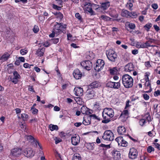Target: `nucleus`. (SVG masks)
Masks as SVG:
<instances>
[{
	"label": "nucleus",
	"mask_w": 160,
	"mask_h": 160,
	"mask_svg": "<svg viewBox=\"0 0 160 160\" xmlns=\"http://www.w3.org/2000/svg\"><path fill=\"white\" fill-rule=\"evenodd\" d=\"M15 2L16 3L22 2V3H26L27 2L28 0H15Z\"/></svg>",
	"instance_id": "5fc2aeb1"
},
{
	"label": "nucleus",
	"mask_w": 160,
	"mask_h": 160,
	"mask_svg": "<svg viewBox=\"0 0 160 160\" xmlns=\"http://www.w3.org/2000/svg\"><path fill=\"white\" fill-rule=\"evenodd\" d=\"M114 112L112 109L109 108H106L103 110L102 112V116L104 119L102 122L107 123L111 121V118L114 116Z\"/></svg>",
	"instance_id": "f257e3e1"
},
{
	"label": "nucleus",
	"mask_w": 160,
	"mask_h": 160,
	"mask_svg": "<svg viewBox=\"0 0 160 160\" xmlns=\"http://www.w3.org/2000/svg\"><path fill=\"white\" fill-rule=\"evenodd\" d=\"M91 121L90 118H84V120L83 121V123L85 125H87L90 123Z\"/></svg>",
	"instance_id": "72a5a7b5"
},
{
	"label": "nucleus",
	"mask_w": 160,
	"mask_h": 160,
	"mask_svg": "<svg viewBox=\"0 0 160 160\" xmlns=\"http://www.w3.org/2000/svg\"><path fill=\"white\" fill-rule=\"evenodd\" d=\"M148 135L150 137H153L155 136V135H154L153 133V131L152 130V131H149L148 132Z\"/></svg>",
	"instance_id": "e2e57ef3"
},
{
	"label": "nucleus",
	"mask_w": 160,
	"mask_h": 160,
	"mask_svg": "<svg viewBox=\"0 0 160 160\" xmlns=\"http://www.w3.org/2000/svg\"><path fill=\"white\" fill-rule=\"evenodd\" d=\"M133 1L132 0H129L127 4V7L129 8L130 10H132V8L133 6L132 2Z\"/></svg>",
	"instance_id": "e433bc0d"
},
{
	"label": "nucleus",
	"mask_w": 160,
	"mask_h": 160,
	"mask_svg": "<svg viewBox=\"0 0 160 160\" xmlns=\"http://www.w3.org/2000/svg\"><path fill=\"white\" fill-rule=\"evenodd\" d=\"M136 45L138 48H147L145 42L142 43L140 42H137Z\"/></svg>",
	"instance_id": "c756f323"
},
{
	"label": "nucleus",
	"mask_w": 160,
	"mask_h": 160,
	"mask_svg": "<svg viewBox=\"0 0 160 160\" xmlns=\"http://www.w3.org/2000/svg\"><path fill=\"white\" fill-rule=\"evenodd\" d=\"M114 137L113 133L111 130H107L104 132L102 138L105 140L112 141L114 140Z\"/></svg>",
	"instance_id": "423d86ee"
},
{
	"label": "nucleus",
	"mask_w": 160,
	"mask_h": 160,
	"mask_svg": "<svg viewBox=\"0 0 160 160\" xmlns=\"http://www.w3.org/2000/svg\"><path fill=\"white\" fill-rule=\"evenodd\" d=\"M146 120L144 119H141L139 122V124L142 126H143L146 122Z\"/></svg>",
	"instance_id": "8fccbe9b"
},
{
	"label": "nucleus",
	"mask_w": 160,
	"mask_h": 160,
	"mask_svg": "<svg viewBox=\"0 0 160 160\" xmlns=\"http://www.w3.org/2000/svg\"><path fill=\"white\" fill-rule=\"evenodd\" d=\"M51 41L54 43L57 44L59 42L58 38H54L51 40Z\"/></svg>",
	"instance_id": "6e6d98bb"
},
{
	"label": "nucleus",
	"mask_w": 160,
	"mask_h": 160,
	"mask_svg": "<svg viewBox=\"0 0 160 160\" xmlns=\"http://www.w3.org/2000/svg\"><path fill=\"white\" fill-rule=\"evenodd\" d=\"M27 140L29 142H30L32 144H35L36 146H37V141L35 140L33 137L31 136H27Z\"/></svg>",
	"instance_id": "393cba45"
},
{
	"label": "nucleus",
	"mask_w": 160,
	"mask_h": 160,
	"mask_svg": "<svg viewBox=\"0 0 160 160\" xmlns=\"http://www.w3.org/2000/svg\"><path fill=\"white\" fill-rule=\"evenodd\" d=\"M28 90L29 91L31 92H35L34 90V88H33V87L32 86H29Z\"/></svg>",
	"instance_id": "0e129e2a"
},
{
	"label": "nucleus",
	"mask_w": 160,
	"mask_h": 160,
	"mask_svg": "<svg viewBox=\"0 0 160 160\" xmlns=\"http://www.w3.org/2000/svg\"><path fill=\"white\" fill-rule=\"evenodd\" d=\"M44 51V48H38L36 51V54L38 57H41L43 56Z\"/></svg>",
	"instance_id": "b1692460"
},
{
	"label": "nucleus",
	"mask_w": 160,
	"mask_h": 160,
	"mask_svg": "<svg viewBox=\"0 0 160 160\" xmlns=\"http://www.w3.org/2000/svg\"><path fill=\"white\" fill-rule=\"evenodd\" d=\"M20 78V76L18 72L17 71H14L13 73V76L10 78V80L14 83L16 84Z\"/></svg>",
	"instance_id": "ddd939ff"
},
{
	"label": "nucleus",
	"mask_w": 160,
	"mask_h": 160,
	"mask_svg": "<svg viewBox=\"0 0 160 160\" xmlns=\"http://www.w3.org/2000/svg\"><path fill=\"white\" fill-rule=\"evenodd\" d=\"M23 154L27 157H30L33 156L35 154V152L32 149L30 148H27L23 151Z\"/></svg>",
	"instance_id": "4468645a"
},
{
	"label": "nucleus",
	"mask_w": 160,
	"mask_h": 160,
	"mask_svg": "<svg viewBox=\"0 0 160 160\" xmlns=\"http://www.w3.org/2000/svg\"><path fill=\"white\" fill-rule=\"evenodd\" d=\"M73 74L74 77L76 79L81 78L82 76V72L78 69H77L74 71Z\"/></svg>",
	"instance_id": "a211bd4d"
},
{
	"label": "nucleus",
	"mask_w": 160,
	"mask_h": 160,
	"mask_svg": "<svg viewBox=\"0 0 160 160\" xmlns=\"http://www.w3.org/2000/svg\"><path fill=\"white\" fill-rule=\"evenodd\" d=\"M122 83L124 86L127 88H129L132 87L133 85V79L132 78L128 75L126 74L122 77Z\"/></svg>",
	"instance_id": "f03ea898"
},
{
	"label": "nucleus",
	"mask_w": 160,
	"mask_h": 160,
	"mask_svg": "<svg viewBox=\"0 0 160 160\" xmlns=\"http://www.w3.org/2000/svg\"><path fill=\"white\" fill-rule=\"evenodd\" d=\"M49 128L50 130L52 131L54 130H57L58 129V127L57 125L51 124L50 125Z\"/></svg>",
	"instance_id": "a19ab883"
},
{
	"label": "nucleus",
	"mask_w": 160,
	"mask_h": 160,
	"mask_svg": "<svg viewBox=\"0 0 160 160\" xmlns=\"http://www.w3.org/2000/svg\"><path fill=\"white\" fill-rule=\"evenodd\" d=\"M80 138L78 135H73L71 138V142L72 144L74 145H77L79 142Z\"/></svg>",
	"instance_id": "2eb2a0df"
},
{
	"label": "nucleus",
	"mask_w": 160,
	"mask_h": 160,
	"mask_svg": "<svg viewBox=\"0 0 160 160\" xmlns=\"http://www.w3.org/2000/svg\"><path fill=\"white\" fill-rule=\"evenodd\" d=\"M57 2V3L59 5H62L63 2L62 0H55Z\"/></svg>",
	"instance_id": "69168bd1"
},
{
	"label": "nucleus",
	"mask_w": 160,
	"mask_h": 160,
	"mask_svg": "<svg viewBox=\"0 0 160 160\" xmlns=\"http://www.w3.org/2000/svg\"><path fill=\"white\" fill-rule=\"evenodd\" d=\"M130 12L127 10H123L121 12V15L123 17L129 18Z\"/></svg>",
	"instance_id": "7c9ffc66"
},
{
	"label": "nucleus",
	"mask_w": 160,
	"mask_h": 160,
	"mask_svg": "<svg viewBox=\"0 0 160 160\" xmlns=\"http://www.w3.org/2000/svg\"><path fill=\"white\" fill-rule=\"evenodd\" d=\"M128 114V111L127 110H124L122 113L120 118H122L123 117H125V118H127V116Z\"/></svg>",
	"instance_id": "473e14b6"
},
{
	"label": "nucleus",
	"mask_w": 160,
	"mask_h": 160,
	"mask_svg": "<svg viewBox=\"0 0 160 160\" xmlns=\"http://www.w3.org/2000/svg\"><path fill=\"white\" fill-rule=\"evenodd\" d=\"M113 82H109L107 84V86L108 87L113 88Z\"/></svg>",
	"instance_id": "3c124183"
},
{
	"label": "nucleus",
	"mask_w": 160,
	"mask_h": 160,
	"mask_svg": "<svg viewBox=\"0 0 160 160\" xmlns=\"http://www.w3.org/2000/svg\"><path fill=\"white\" fill-rule=\"evenodd\" d=\"M31 111L33 114H37L38 112V110L33 107L31 108Z\"/></svg>",
	"instance_id": "49530a36"
},
{
	"label": "nucleus",
	"mask_w": 160,
	"mask_h": 160,
	"mask_svg": "<svg viewBox=\"0 0 160 160\" xmlns=\"http://www.w3.org/2000/svg\"><path fill=\"white\" fill-rule=\"evenodd\" d=\"M83 8L84 10L93 14V12L92 8V4L90 0H83Z\"/></svg>",
	"instance_id": "39448f33"
},
{
	"label": "nucleus",
	"mask_w": 160,
	"mask_h": 160,
	"mask_svg": "<svg viewBox=\"0 0 160 160\" xmlns=\"http://www.w3.org/2000/svg\"><path fill=\"white\" fill-rule=\"evenodd\" d=\"M100 146L102 147L103 149L107 150L111 148L110 144L105 145L103 144H101L100 145Z\"/></svg>",
	"instance_id": "ea45409f"
},
{
	"label": "nucleus",
	"mask_w": 160,
	"mask_h": 160,
	"mask_svg": "<svg viewBox=\"0 0 160 160\" xmlns=\"http://www.w3.org/2000/svg\"><path fill=\"white\" fill-rule=\"evenodd\" d=\"M16 112L17 114H20L21 112V109L18 108H17L15 109Z\"/></svg>",
	"instance_id": "774afa93"
},
{
	"label": "nucleus",
	"mask_w": 160,
	"mask_h": 160,
	"mask_svg": "<svg viewBox=\"0 0 160 160\" xmlns=\"http://www.w3.org/2000/svg\"><path fill=\"white\" fill-rule=\"evenodd\" d=\"M126 129L123 126L118 127L117 130V131L119 134L123 135L126 132Z\"/></svg>",
	"instance_id": "a878e982"
},
{
	"label": "nucleus",
	"mask_w": 160,
	"mask_h": 160,
	"mask_svg": "<svg viewBox=\"0 0 160 160\" xmlns=\"http://www.w3.org/2000/svg\"><path fill=\"white\" fill-rule=\"evenodd\" d=\"M154 149L151 146H149L147 149V152L149 153H151L152 151H154Z\"/></svg>",
	"instance_id": "09e8293b"
},
{
	"label": "nucleus",
	"mask_w": 160,
	"mask_h": 160,
	"mask_svg": "<svg viewBox=\"0 0 160 160\" xmlns=\"http://www.w3.org/2000/svg\"><path fill=\"white\" fill-rule=\"evenodd\" d=\"M33 30L34 32L35 33L38 32L39 31L38 27L37 26L35 25L33 29Z\"/></svg>",
	"instance_id": "603ef678"
},
{
	"label": "nucleus",
	"mask_w": 160,
	"mask_h": 160,
	"mask_svg": "<svg viewBox=\"0 0 160 160\" xmlns=\"http://www.w3.org/2000/svg\"><path fill=\"white\" fill-rule=\"evenodd\" d=\"M112 155L113 158L115 160H117L120 158L121 154L120 152L118 151H112Z\"/></svg>",
	"instance_id": "5701e85b"
},
{
	"label": "nucleus",
	"mask_w": 160,
	"mask_h": 160,
	"mask_svg": "<svg viewBox=\"0 0 160 160\" xmlns=\"http://www.w3.org/2000/svg\"><path fill=\"white\" fill-rule=\"evenodd\" d=\"M126 24L128 27L131 29H134L135 28L136 26L134 23L127 22Z\"/></svg>",
	"instance_id": "f704fd0d"
},
{
	"label": "nucleus",
	"mask_w": 160,
	"mask_h": 160,
	"mask_svg": "<svg viewBox=\"0 0 160 160\" xmlns=\"http://www.w3.org/2000/svg\"><path fill=\"white\" fill-rule=\"evenodd\" d=\"M100 83L98 82L95 81L92 83L90 85L89 87L92 88H97L101 86Z\"/></svg>",
	"instance_id": "bb28decb"
},
{
	"label": "nucleus",
	"mask_w": 160,
	"mask_h": 160,
	"mask_svg": "<svg viewBox=\"0 0 160 160\" xmlns=\"http://www.w3.org/2000/svg\"><path fill=\"white\" fill-rule=\"evenodd\" d=\"M143 98L145 100H148L149 98V96L147 94H143Z\"/></svg>",
	"instance_id": "13d9d810"
},
{
	"label": "nucleus",
	"mask_w": 160,
	"mask_h": 160,
	"mask_svg": "<svg viewBox=\"0 0 160 160\" xmlns=\"http://www.w3.org/2000/svg\"><path fill=\"white\" fill-rule=\"evenodd\" d=\"M105 63L104 61L101 59L97 60L95 64L94 69L95 71L99 72L103 68Z\"/></svg>",
	"instance_id": "0eeeda50"
},
{
	"label": "nucleus",
	"mask_w": 160,
	"mask_h": 160,
	"mask_svg": "<svg viewBox=\"0 0 160 160\" xmlns=\"http://www.w3.org/2000/svg\"><path fill=\"white\" fill-rule=\"evenodd\" d=\"M115 141L117 142L119 146L126 147L128 145V142L127 141L124 140L123 137H119L115 139Z\"/></svg>",
	"instance_id": "f8f14e48"
},
{
	"label": "nucleus",
	"mask_w": 160,
	"mask_h": 160,
	"mask_svg": "<svg viewBox=\"0 0 160 160\" xmlns=\"http://www.w3.org/2000/svg\"><path fill=\"white\" fill-rule=\"evenodd\" d=\"M81 112L83 114L89 115L92 113L89 108L84 106L82 107L81 109Z\"/></svg>",
	"instance_id": "6ab92c4d"
},
{
	"label": "nucleus",
	"mask_w": 160,
	"mask_h": 160,
	"mask_svg": "<svg viewBox=\"0 0 160 160\" xmlns=\"http://www.w3.org/2000/svg\"><path fill=\"white\" fill-rule=\"evenodd\" d=\"M22 150L20 148H14L11 150L10 156L13 157H19L22 154Z\"/></svg>",
	"instance_id": "1a4fd4ad"
},
{
	"label": "nucleus",
	"mask_w": 160,
	"mask_h": 160,
	"mask_svg": "<svg viewBox=\"0 0 160 160\" xmlns=\"http://www.w3.org/2000/svg\"><path fill=\"white\" fill-rule=\"evenodd\" d=\"M134 69V66L132 63H129L127 64L124 67V70L126 72H130Z\"/></svg>",
	"instance_id": "aec40b11"
},
{
	"label": "nucleus",
	"mask_w": 160,
	"mask_h": 160,
	"mask_svg": "<svg viewBox=\"0 0 160 160\" xmlns=\"http://www.w3.org/2000/svg\"><path fill=\"white\" fill-rule=\"evenodd\" d=\"M152 7L154 9H157L158 8V6L157 4L154 3L152 5Z\"/></svg>",
	"instance_id": "680f3d73"
},
{
	"label": "nucleus",
	"mask_w": 160,
	"mask_h": 160,
	"mask_svg": "<svg viewBox=\"0 0 160 160\" xmlns=\"http://www.w3.org/2000/svg\"><path fill=\"white\" fill-rule=\"evenodd\" d=\"M152 26V24L151 23H148L144 26V28L147 31H148Z\"/></svg>",
	"instance_id": "79ce46f5"
},
{
	"label": "nucleus",
	"mask_w": 160,
	"mask_h": 160,
	"mask_svg": "<svg viewBox=\"0 0 160 160\" xmlns=\"http://www.w3.org/2000/svg\"><path fill=\"white\" fill-rule=\"evenodd\" d=\"M149 75L147 73H146L145 75V78L144 79L141 80L142 82V81H145L144 85L146 87H149V88L151 87V84L150 83V82L149 80Z\"/></svg>",
	"instance_id": "f3484780"
},
{
	"label": "nucleus",
	"mask_w": 160,
	"mask_h": 160,
	"mask_svg": "<svg viewBox=\"0 0 160 160\" xmlns=\"http://www.w3.org/2000/svg\"><path fill=\"white\" fill-rule=\"evenodd\" d=\"M106 54L108 59L110 61L115 62L117 58V55L114 51L109 49L106 51Z\"/></svg>",
	"instance_id": "20e7f679"
},
{
	"label": "nucleus",
	"mask_w": 160,
	"mask_h": 160,
	"mask_svg": "<svg viewBox=\"0 0 160 160\" xmlns=\"http://www.w3.org/2000/svg\"><path fill=\"white\" fill-rule=\"evenodd\" d=\"M10 55L8 52H5L2 56H0V60L2 62L7 61L9 58Z\"/></svg>",
	"instance_id": "4be33fe9"
},
{
	"label": "nucleus",
	"mask_w": 160,
	"mask_h": 160,
	"mask_svg": "<svg viewBox=\"0 0 160 160\" xmlns=\"http://www.w3.org/2000/svg\"><path fill=\"white\" fill-rule=\"evenodd\" d=\"M95 95L94 91L91 89H88L86 92V96L88 99L92 98Z\"/></svg>",
	"instance_id": "412c9836"
},
{
	"label": "nucleus",
	"mask_w": 160,
	"mask_h": 160,
	"mask_svg": "<svg viewBox=\"0 0 160 160\" xmlns=\"http://www.w3.org/2000/svg\"><path fill=\"white\" fill-rule=\"evenodd\" d=\"M153 27L154 28L155 30L157 32L158 31L160 30L159 27H158L157 25H154Z\"/></svg>",
	"instance_id": "338daca9"
},
{
	"label": "nucleus",
	"mask_w": 160,
	"mask_h": 160,
	"mask_svg": "<svg viewBox=\"0 0 160 160\" xmlns=\"http://www.w3.org/2000/svg\"><path fill=\"white\" fill-rule=\"evenodd\" d=\"M81 65L82 67L87 70H89L92 67V63L89 61H85L81 62Z\"/></svg>",
	"instance_id": "9b49d317"
},
{
	"label": "nucleus",
	"mask_w": 160,
	"mask_h": 160,
	"mask_svg": "<svg viewBox=\"0 0 160 160\" xmlns=\"http://www.w3.org/2000/svg\"><path fill=\"white\" fill-rule=\"evenodd\" d=\"M90 116L91 118H92L93 119H94L97 120H99V118L94 114L91 115Z\"/></svg>",
	"instance_id": "052dcab7"
},
{
	"label": "nucleus",
	"mask_w": 160,
	"mask_h": 160,
	"mask_svg": "<svg viewBox=\"0 0 160 160\" xmlns=\"http://www.w3.org/2000/svg\"><path fill=\"white\" fill-rule=\"evenodd\" d=\"M138 155V152L136 149L132 148L130 149L129 153V157L131 159L136 158Z\"/></svg>",
	"instance_id": "9d476101"
},
{
	"label": "nucleus",
	"mask_w": 160,
	"mask_h": 160,
	"mask_svg": "<svg viewBox=\"0 0 160 160\" xmlns=\"http://www.w3.org/2000/svg\"><path fill=\"white\" fill-rule=\"evenodd\" d=\"M56 16V18L60 21L62 20L63 18V14L60 12H56L54 13Z\"/></svg>",
	"instance_id": "2f4dec72"
},
{
	"label": "nucleus",
	"mask_w": 160,
	"mask_h": 160,
	"mask_svg": "<svg viewBox=\"0 0 160 160\" xmlns=\"http://www.w3.org/2000/svg\"><path fill=\"white\" fill-rule=\"evenodd\" d=\"M138 16L137 14L135 12H130L129 18H135Z\"/></svg>",
	"instance_id": "37998d69"
},
{
	"label": "nucleus",
	"mask_w": 160,
	"mask_h": 160,
	"mask_svg": "<svg viewBox=\"0 0 160 160\" xmlns=\"http://www.w3.org/2000/svg\"><path fill=\"white\" fill-rule=\"evenodd\" d=\"M28 51L26 48L21 49L20 50V53L22 55L26 54Z\"/></svg>",
	"instance_id": "de8ad7c7"
},
{
	"label": "nucleus",
	"mask_w": 160,
	"mask_h": 160,
	"mask_svg": "<svg viewBox=\"0 0 160 160\" xmlns=\"http://www.w3.org/2000/svg\"><path fill=\"white\" fill-rule=\"evenodd\" d=\"M146 39L147 41L145 43L147 48L149 47H154L156 46L155 45H153V44H157V41L156 40L152 39L149 37H147Z\"/></svg>",
	"instance_id": "6e6552de"
},
{
	"label": "nucleus",
	"mask_w": 160,
	"mask_h": 160,
	"mask_svg": "<svg viewBox=\"0 0 160 160\" xmlns=\"http://www.w3.org/2000/svg\"><path fill=\"white\" fill-rule=\"evenodd\" d=\"M110 6V2H106L102 3L101 4V7L102 9L103 10L107 9Z\"/></svg>",
	"instance_id": "c85d7f7f"
},
{
	"label": "nucleus",
	"mask_w": 160,
	"mask_h": 160,
	"mask_svg": "<svg viewBox=\"0 0 160 160\" xmlns=\"http://www.w3.org/2000/svg\"><path fill=\"white\" fill-rule=\"evenodd\" d=\"M113 88L116 89H118L120 87V82H113Z\"/></svg>",
	"instance_id": "58836bf2"
},
{
	"label": "nucleus",
	"mask_w": 160,
	"mask_h": 160,
	"mask_svg": "<svg viewBox=\"0 0 160 160\" xmlns=\"http://www.w3.org/2000/svg\"><path fill=\"white\" fill-rule=\"evenodd\" d=\"M21 117L23 121H25L28 118V114L25 113H22L21 114Z\"/></svg>",
	"instance_id": "a18cd8bd"
},
{
	"label": "nucleus",
	"mask_w": 160,
	"mask_h": 160,
	"mask_svg": "<svg viewBox=\"0 0 160 160\" xmlns=\"http://www.w3.org/2000/svg\"><path fill=\"white\" fill-rule=\"evenodd\" d=\"M75 17L79 20L81 19V17L79 13H76L75 14Z\"/></svg>",
	"instance_id": "bf43d9fd"
},
{
	"label": "nucleus",
	"mask_w": 160,
	"mask_h": 160,
	"mask_svg": "<svg viewBox=\"0 0 160 160\" xmlns=\"http://www.w3.org/2000/svg\"><path fill=\"white\" fill-rule=\"evenodd\" d=\"M52 8L58 10H60L61 9V7L59 6H58L57 5L54 4H53Z\"/></svg>",
	"instance_id": "864d4df0"
},
{
	"label": "nucleus",
	"mask_w": 160,
	"mask_h": 160,
	"mask_svg": "<svg viewBox=\"0 0 160 160\" xmlns=\"http://www.w3.org/2000/svg\"><path fill=\"white\" fill-rule=\"evenodd\" d=\"M110 73L111 74H116L118 72V70L116 68L110 69H109Z\"/></svg>",
	"instance_id": "c9c22d12"
},
{
	"label": "nucleus",
	"mask_w": 160,
	"mask_h": 160,
	"mask_svg": "<svg viewBox=\"0 0 160 160\" xmlns=\"http://www.w3.org/2000/svg\"><path fill=\"white\" fill-rule=\"evenodd\" d=\"M94 143H87L85 144L86 148L89 150H93L94 148Z\"/></svg>",
	"instance_id": "cd10ccee"
},
{
	"label": "nucleus",
	"mask_w": 160,
	"mask_h": 160,
	"mask_svg": "<svg viewBox=\"0 0 160 160\" xmlns=\"http://www.w3.org/2000/svg\"><path fill=\"white\" fill-rule=\"evenodd\" d=\"M159 95H160V90H159L155 91L154 93V95L155 97H157Z\"/></svg>",
	"instance_id": "4d7b16f0"
},
{
	"label": "nucleus",
	"mask_w": 160,
	"mask_h": 160,
	"mask_svg": "<svg viewBox=\"0 0 160 160\" xmlns=\"http://www.w3.org/2000/svg\"><path fill=\"white\" fill-rule=\"evenodd\" d=\"M72 160H81V158L79 154L76 153L73 155Z\"/></svg>",
	"instance_id": "4c0bfd02"
},
{
	"label": "nucleus",
	"mask_w": 160,
	"mask_h": 160,
	"mask_svg": "<svg viewBox=\"0 0 160 160\" xmlns=\"http://www.w3.org/2000/svg\"><path fill=\"white\" fill-rule=\"evenodd\" d=\"M100 18L105 21H108L110 20V18L104 15L101 16Z\"/></svg>",
	"instance_id": "c03bdc74"
},
{
	"label": "nucleus",
	"mask_w": 160,
	"mask_h": 160,
	"mask_svg": "<svg viewBox=\"0 0 160 160\" xmlns=\"http://www.w3.org/2000/svg\"><path fill=\"white\" fill-rule=\"evenodd\" d=\"M56 24L54 25L53 28L54 32H56V34H59L61 33L65 30L66 28V25L63 24L62 23L56 22Z\"/></svg>",
	"instance_id": "7ed1b4c3"
},
{
	"label": "nucleus",
	"mask_w": 160,
	"mask_h": 160,
	"mask_svg": "<svg viewBox=\"0 0 160 160\" xmlns=\"http://www.w3.org/2000/svg\"><path fill=\"white\" fill-rule=\"evenodd\" d=\"M75 94L77 96H81L82 95L83 90L81 87H75L74 90Z\"/></svg>",
	"instance_id": "dca6fc26"
}]
</instances>
